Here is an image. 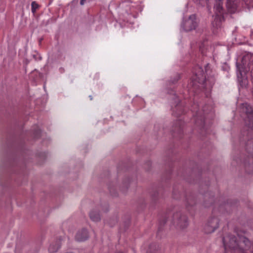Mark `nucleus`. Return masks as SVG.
<instances>
[{
    "instance_id": "9",
    "label": "nucleus",
    "mask_w": 253,
    "mask_h": 253,
    "mask_svg": "<svg viewBox=\"0 0 253 253\" xmlns=\"http://www.w3.org/2000/svg\"><path fill=\"white\" fill-rule=\"evenodd\" d=\"M61 238H60L50 245L48 251L50 253L56 252L61 246Z\"/></svg>"
},
{
    "instance_id": "19",
    "label": "nucleus",
    "mask_w": 253,
    "mask_h": 253,
    "mask_svg": "<svg viewBox=\"0 0 253 253\" xmlns=\"http://www.w3.org/2000/svg\"><path fill=\"white\" fill-rule=\"evenodd\" d=\"M179 123H181V122L178 121V124Z\"/></svg>"
},
{
    "instance_id": "11",
    "label": "nucleus",
    "mask_w": 253,
    "mask_h": 253,
    "mask_svg": "<svg viewBox=\"0 0 253 253\" xmlns=\"http://www.w3.org/2000/svg\"><path fill=\"white\" fill-rule=\"evenodd\" d=\"M226 6L230 12H234L237 8V4L234 0H227Z\"/></svg>"
},
{
    "instance_id": "20",
    "label": "nucleus",
    "mask_w": 253,
    "mask_h": 253,
    "mask_svg": "<svg viewBox=\"0 0 253 253\" xmlns=\"http://www.w3.org/2000/svg\"><path fill=\"white\" fill-rule=\"evenodd\" d=\"M117 253H122L121 252H118Z\"/></svg>"
},
{
    "instance_id": "7",
    "label": "nucleus",
    "mask_w": 253,
    "mask_h": 253,
    "mask_svg": "<svg viewBox=\"0 0 253 253\" xmlns=\"http://www.w3.org/2000/svg\"><path fill=\"white\" fill-rule=\"evenodd\" d=\"M196 70L197 71L195 72V77L193 78V80L200 84H207V81L206 80L202 69L200 67L197 66Z\"/></svg>"
},
{
    "instance_id": "6",
    "label": "nucleus",
    "mask_w": 253,
    "mask_h": 253,
    "mask_svg": "<svg viewBox=\"0 0 253 253\" xmlns=\"http://www.w3.org/2000/svg\"><path fill=\"white\" fill-rule=\"evenodd\" d=\"M197 26V22L195 15H190L182 24L183 28L186 31H190L194 30Z\"/></svg>"
},
{
    "instance_id": "2",
    "label": "nucleus",
    "mask_w": 253,
    "mask_h": 253,
    "mask_svg": "<svg viewBox=\"0 0 253 253\" xmlns=\"http://www.w3.org/2000/svg\"><path fill=\"white\" fill-rule=\"evenodd\" d=\"M222 0H214L215 4L214 9L215 15L211 23L212 26L214 29H218L220 27L221 25L222 19H223L222 14L223 13Z\"/></svg>"
},
{
    "instance_id": "8",
    "label": "nucleus",
    "mask_w": 253,
    "mask_h": 253,
    "mask_svg": "<svg viewBox=\"0 0 253 253\" xmlns=\"http://www.w3.org/2000/svg\"><path fill=\"white\" fill-rule=\"evenodd\" d=\"M88 237V232L86 229H83L79 231L77 233L75 239L79 242H83L86 240Z\"/></svg>"
},
{
    "instance_id": "4",
    "label": "nucleus",
    "mask_w": 253,
    "mask_h": 253,
    "mask_svg": "<svg viewBox=\"0 0 253 253\" xmlns=\"http://www.w3.org/2000/svg\"><path fill=\"white\" fill-rule=\"evenodd\" d=\"M172 222L176 227L181 229L186 228L188 225L187 217L180 212L173 214Z\"/></svg>"
},
{
    "instance_id": "12",
    "label": "nucleus",
    "mask_w": 253,
    "mask_h": 253,
    "mask_svg": "<svg viewBox=\"0 0 253 253\" xmlns=\"http://www.w3.org/2000/svg\"><path fill=\"white\" fill-rule=\"evenodd\" d=\"M91 219L93 221H98L100 220V217L99 213L94 211H92L89 214Z\"/></svg>"
},
{
    "instance_id": "17",
    "label": "nucleus",
    "mask_w": 253,
    "mask_h": 253,
    "mask_svg": "<svg viewBox=\"0 0 253 253\" xmlns=\"http://www.w3.org/2000/svg\"><path fill=\"white\" fill-rule=\"evenodd\" d=\"M85 0H81V1H80V4H81V5H83V4H84V2L85 1Z\"/></svg>"
},
{
    "instance_id": "16",
    "label": "nucleus",
    "mask_w": 253,
    "mask_h": 253,
    "mask_svg": "<svg viewBox=\"0 0 253 253\" xmlns=\"http://www.w3.org/2000/svg\"><path fill=\"white\" fill-rule=\"evenodd\" d=\"M251 76L252 78V82L253 83V63L252 64L251 66Z\"/></svg>"
},
{
    "instance_id": "13",
    "label": "nucleus",
    "mask_w": 253,
    "mask_h": 253,
    "mask_svg": "<svg viewBox=\"0 0 253 253\" xmlns=\"http://www.w3.org/2000/svg\"><path fill=\"white\" fill-rule=\"evenodd\" d=\"M186 206L188 208V206H193L196 204V199L193 196H189L186 198Z\"/></svg>"
},
{
    "instance_id": "15",
    "label": "nucleus",
    "mask_w": 253,
    "mask_h": 253,
    "mask_svg": "<svg viewBox=\"0 0 253 253\" xmlns=\"http://www.w3.org/2000/svg\"><path fill=\"white\" fill-rule=\"evenodd\" d=\"M194 0L201 5H204L205 3H206L208 5H209V0Z\"/></svg>"
},
{
    "instance_id": "14",
    "label": "nucleus",
    "mask_w": 253,
    "mask_h": 253,
    "mask_svg": "<svg viewBox=\"0 0 253 253\" xmlns=\"http://www.w3.org/2000/svg\"><path fill=\"white\" fill-rule=\"evenodd\" d=\"M31 6H32V12L34 13L36 11V10H37V9L38 8L39 5L36 3V1H33L31 4Z\"/></svg>"
},
{
    "instance_id": "10",
    "label": "nucleus",
    "mask_w": 253,
    "mask_h": 253,
    "mask_svg": "<svg viewBox=\"0 0 253 253\" xmlns=\"http://www.w3.org/2000/svg\"><path fill=\"white\" fill-rule=\"evenodd\" d=\"M237 78L239 82L241 83V85H244L247 82V78L245 76H243L240 69V66L237 63Z\"/></svg>"
},
{
    "instance_id": "3",
    "label": "nucleus",
    "mask_w": 253,
    "mask_h": 253,
    "mask_svg": "<svg viewBox=\"0 0 253 253\" xmlns=\"http://www.w3.org/2000/svg\"><path fill=\"white\" fill-rule=\"evenodd\" d=\"M241 109L242 111L247 115L245 119L247 126L253 130V109L252 106L247 103H243Z\"/></svg>"
},
{
    "instance_id": "1",
    "label": "nucleus",
    "mask_w": 253,
    "mask_h": 253,
    "mask_svg": "<svg viewBox=\"0 0 253 253\" xmlns=\"http://www.w3.org/2000/svg\"><path fill=\"white\" fill-rule=\"evenodd\" d=\"M223 242L225 250L229 249L241 253L249 251L253 253V242L244 236L228 235L223 237Z\"/></svg>"
},
{
    "instance_id": "18",
    "label": "nucleus",
    "mask_w": 253,
    "mask_h": 253,
    "mask_svg": "<svg viewBox=\"0 0 253 253\" xmlns=\"http://www.w3.org/2000/svg\"><path fill=\"white\" fill-rule=\"evenodd\" d=\"M89 97H90V100H92V96H89Z\"/></svg>"
},
{
    "instance_id": "5",
    "label": "nucleus",
    "mask_w": 253,
    "mask_h": 253,
    "mask_svg": "<svg viewBox=\"0 0 253 253\" xmlns=\"http://www.w3.org/2000/svg\"><path fill=\"white\" fill-rule=\"evenodd\" d=\"M219 220L216 217L210 218L204 227L206 233L210 234L213 232L218 227Z\"/></svg>"
}]
</instances>
